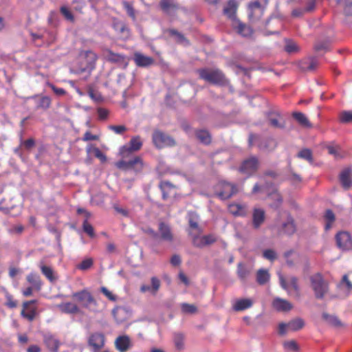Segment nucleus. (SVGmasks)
<instances>
[{
    "label": "nucleus",
    "mask_w": 352,
    "mask_h": 352,
    "mask_svg": "<svg viewBox=\"0 0 352 352\" xmlns=\"http://www.w3.org/2000/svg\"><path fill=\"white\" fill-rule=\"evenodd\" d=\"M199 78L216 86H226L228 79L219 69L202 68L197 70Z\"/></svg>",
    "instance_id": "f257e3e1"
},
{
    "label": "nucleus",
    "mask_w": 352,
    "mask_h": 352,
    "mask_svg": "<svg viewBox=\"0 0 352 352\" xmlns=\"http://www.w3.org/2000/svg\"><path fill=\"white\" fill-rule=\"evenodd\" d=\"M72 298L76 300L82 309H86L94 312L97 311L98 307V302L89 291L82 289L81 291L72 293Z\"/></svg>",
    "instance_id": "f03ea898"
},
{
    "label": "nucleus",
    "mask_w": 352,
    "mask_h": 352,
    "mask_svg": "<svg viewBox=\"0 0 352 352\" xmlns=\"http://www.w3.org/2000/svg\"><path fill=\"white\" fill-rule=\"evenodd\" d=\"M310 283L312 291L314 292L315 297L322 299L329 292V283L325 280L323 276L316 273L310 276Z\"/></svg>",
    "instance_id": "7ed1b4c3"
},
{
    "label": "nucleus",
    "mask_w": 352,
    "mask_h": 352,
    "mask_svg": "<svg viewBox=\"0 0 352 352\" xmlns=\"http://www.w3.org/2000/svg\"><path fill=\"white\" fill-rule=\"evenodd\" d=\"M125 158L116 162V166L120 170H133L135 173H140L143 170L144 162L142 158L140 156H133L129 160H125Z\"/></svg>",
    "instance_id": "20e7f679"
},
{
    "label": "nucleus",
    "mask_w": 352,
    "mask_h": 352,
    "mask_svg": "<svg viewBox=\"0 0 352 352\" xmlns=\"http://www.w3.org/2000/svg\"><path fill=\"white\" fill-rule=\"evenodd\" d=\"M268 5V0H255L248 4L249 18L252 21H258L262 18L265 9Z\"/></svg>",
    "instance_id": "39448f33"
},
{
    "label": "nucleus",
    "mask_w": 352,
    "mask_h": 352,
    "mask_svg": "<svg viewBox=\"0 0 352 352\" xmlns=\"http://www.w3.org/2000/svg\"><path fill=\"white\" fill-rule=\"evenodd\" d=\"M142 146L141 137L133 136L130 140L128 145H124L120 148V155L123 159L129 158L133 152H138Z\"/></svg>",
    "instance_id": "423d86ee"
},
{
    "label": "nucleus",
    "mask_w": 352,
    "mask_h": 352,
    "mask_svg": "<svg viewBox=\"0 0 352 352\" xmlns=\"http://www.w3.org/2000/svg\"><path fill=\"white\" fill-rule=\"evenodd\" d=\"M153 142L157 148L173 146L175 141L172 137L159 129H155L153 133Z\"/></svg>",
    "instance_id": "0eeeda50"
},
{
    "label": "nucleus",
    "mask_w": 352,
    "mask_h": 352,
    "mask_svg": "<svg viewBox=\"0 0 352 352\" xmlns=\"http://www.w3.org/2000/svg\"><path fill=\"white\" fill-rule=\"evenodd\" d=\"M36 304V300L24 301L21 305L23 308L20 313L21 316L29 322H32L38 315Z\"/></svg>",
    "instance_id": "6e6552de"
},
{
    "label": "nucleus",
    "mask_w": 352,
    "mask_h": 352,
    "mask_svg": "<svg viewBox=\"0 0 352 352\" xmlns=\"http://www.w3.org/2000/svg\"><path fill=\"white\" fill-rule=\"evenodd\" d=\"M298 281V278L295 276L290 277L288 280H286L283 276H280L281 287L287 291L290 296L293 295L296 298L300 297V289Z\"/></svg>",
    "instance_id": "1a4fd4ad"
},
{
    "label": "nucleus",
    "mask_w": 352,
    "mask_h": 352,
    "mask_svg": "<svg viewBox=\"0 0 352 352\" xmlns=\"http://www.w3.org/2000/svg\"><path fill=\"white\" fill-rule=\"evenodd\" d=\"M258 159L254 156H252L243 161L240 168H239V171L248 177H250L258 170Z\"/></svg>",
    "instance_id": "9d476101"
},
{
    "label": "nucleus",
    "mask_w": 352,
    "mask_h": 352,
    "mask_svg": "<svg viewBox=\"0 0 352 352\" xmlns=\"http://www.w3.org/2000/svg\"><path fill=\"white\" fill-rule=\"evenodd\" d=\"M105 342L106 338L103 333L99 332L90 334L88 339V344L94 352H98L101 350L104 347Z\"/></svg>",
    "instance_id": "9b49d317"
},
{
    "label": "nucleus",
    "mask_w": 352,
    "mask_h": 352,
    "mask_svg": "<svg viewBox=\"0 0 352 352\" xmlns=\"http://www.w3.org/2000/svg\"><path fill=\"white\" fill-rule=\"evenodd\" d=\"M158 240L166 243H173L174 235L171 228L164 222H160L158 226Z\"/></svg>",
    "instance_id": "f8f14e48"
},
{
    "label": "nucleus",
    "mask_w": 352,
    "mask_h": 352,
    "mask_svg": "<svg viewBox=\"0 0 352 352\" xmlns=\"http://www.w3.org/2000/svg\"><path fill=\"white\" fill-rule=\"evenodd\" d=\"M337 245L342 250H349L352 247V239L349 232H340L336 235Z\"/></svg>",
    "instance_id": "ddd939ff"
},
{
    "label": "nucleus",
    "mask_w": 352,
    "mask_h": 352,
    "mask_svg": "<svg viewBox=\"0 0 352 352\" xmlns=\"http://www.w3.org/2000/svg\"><path fill=\"white\" fill-rule=\"evenodd\" d=\"M188 235L194 234H201L202 228L199 226V215L195 212H189L188 214Z\"/></svg>",
    "instance_id": "4468645a"
},
{
    "label": "nucleus",
    "mask_w": 352,
    "mask_h": 352,
    "mask_svg": "<svg viewBox=\"0 0 352 352\" xmlns=\"http://www.w3.org/2000/svg\"><path fill=\"white\" fill-rule=\"evenodd\" d=\"M220 186L221 190L219 192V196L223 199H230L238 192L236 186L233 184L223 182L221 183Z\"/></svg>",
    "instance_id": "2eb2a0df"
},
{
    "label": "nucleus",
    "mask_w": 352,
    "mask_h": 352,
    "mask_svg": "<svg viewBox=\"0 0 352 352\" xmlns=\"http://www.w3.org/2000/svg\"><path fill=\"white\" fill-rule=\"evenodd\" d=\"M132 346V342L128 336H120L116 338L115 347L120 352H127Z\"/></svg>",
    "instance_id": "dca6fc26"
},
{
    "label": "nucleus",
    "mask_w": 352,
    "mask_h": 352,
    "mask_svg": "<svg viewBox=\"0 0 352 352\" xmlns=\"http://www.w3.org/2000/svg\"><path fill=\"white\" fill-rule=\"evenodd\" d=\"M272 307L279 312H287L293 309V305L291 302L279 297L274 298Z\"/></svg>",
    "instance_id": "f3484780"
},
{
    "label": "nucleus",
    "mask_w": 352,
    "mask_h": 352,
    "mask_svg": "<svg viewBox=\"0 0 352 352\" xmlns=\"http://www.w3.org/2000/svg\"><path fill=\"white\" fill-rule=\"evenodd\" d=\"M134 63L139 67H146L154 64V59L148 56L136 52L133 56Z\"/></svg>",
    "instance_id": "a211bd4d"
},
{
    "label": "nucleus",
    "mask_w": 352,
    "mask_h": 352,
    "mask_svg": "<svg viewBox=\"0 0 352 352\" xmlns=\"http://www.w3.org/2000/svg\"><path fill=\"white\" fill-rule=\"evenodd\" d=\"M340 181L345 190H348L352 186V169L346 168L341 171L340 174Z\"/></svg>",
    "instance_id": "6ab92c4d"
},
{
    "label": "nucleus",
    "mask_w": 352,
    "mask_h": 352,
    "mask_svg": "<svg viewBox=\"0 0 352 352\" xmlns=\"http://www.w3.org/2000/svg\"><path fill=\"white\" fill-rule=\"evenodd\" d=\"M232 27L238 34L244 37H249L254 33L250 26L246 25L238 19L233 21Z\"/></svg>",
    "instance_id": "aec40b11"
},
{
    "label": "nucleus",
    "mask_w": 352,
    "mask_h": 352,
    "mask_svg": "<svg viewBox=\"0 0 352 352\" xmlns=\"http://www.w3.org/2000/svg\"><path fill=\"white\" fill-rule=\"evenodd\" d=\"M43 340L46 345L47 348L52 352H58L60 342L56 337L50 333L44 334L43 336Z\"/></svg>",
    "instance_id": "412c9836"
},
{
    "label": "nucleus",
    "mask_w": 352,
    "mask_h": 352,
    "mask_svg": "<svg viewBox=\"0 0 352 352\" xmlns=\"http://www.w3.org/2000/svg\"><path fill=\"white\" fill-rule=\"evenodd\" d=\"M80 56L85 59L87 69H92L94 67L96 62L98 60V56L94 52L87 50L80 52Z\"/></svg>",
    "instance_id": "4be33fe9"
},
{
    "label": "nucleus",
    "mask_w": 352,
    "mask_h": 352,
    "mask_svg": "<svg viewBox=\"0 0 352 352\" xmlns=\"http://www.w3.org/2000/svg\"><path fill=\"white\" fill-rule=\"evenodd\" d=\"M38 267H40L43 276H45L46 279L50 283H54L58 278L54 270L51 267L43 264V262L38 264Z\"/></svg>",
    "instance_id": "5701e85b"
},
{
    "label": "nucleus",
    "mask_w": 352,
    "mask_h": 352,
    "mask_svg": "<svg viewBox=\"0 0 352 352\" xmlns=\"http://www.w3.org/2000/svg\"><path fill=\"white\" fill-rule=\"evenodd\" d=\"M238 4L236 0H230L223 9L224 14L232 21L237 20L236 17Z\"/></svg>",
    "instance_id": "b1692460"
},
{
    "label": "nucleus",
    "mask_w": 352,
    "mask_h": 352,
    "mask_svg": "<svg viewBox=\"0 0 352 352\" xmlns=\"http://www.w3.org/2000/svg\"><path fill=\"white\" fill-rule=\"evenodd\" d=\"M104 56L108 62L112 63H122L124 61V56L113 52L112 50L106 49L103 52Z\"/></svg>",
    "instance_id": "393cba45"
},
{
    "label": "nucleus",
    "mask_w": 352,
    "mask_h": 352,
    "mask_svg": "<svg viewBox=\"0 0 352 352\" xmlns=\"http://www.w3.org/2000/svg\"><path fill=\"white\" fill-rule=\"evenodd\" d=\"M282 231L285 234L289 236L294 234L296 232V225L294 223V220L293 217L290 215L289 213H287V219H286V221L282 223L281 226Z\"/></svg>",
    "instance_id": "a878e982"
},
{
    "label": "nucleus",
    "mask_w": 352,
    "mask_h": 352,
    "mask_svg": "<svg viewBox=\"0 0 352 352\" xmlns=\"http://www.w3.org/2000/svg\"><path fill=\"white\" fill-rule=\"evenodd\" d=\"M60 312L65 314H76L80 311V307L77 305L71 302H63L58 305Z\"/></svg>",
    "instance_id": "bb28decb"
},
{
    "label": "nucleus",
    "mask_w": 352,
    "mask_h": 352,
    "mask_svg": "<svg viewBox=\"0 0 352 352\" xmlns=\"http://www.w3.org/2000/svg\"><path fill=\"white\" fill-rule=\"evenodd\" d=\"M25 280H27L28 283L30 284V287L34 288L36 291H41L42 287V280L41 277L36 274L35 272H30L25 277Z\"/></svg>",
    "instance_id": "cd10ccee"
},
{
    "label": "nucleus",
    "mask_w": 352,
    "mask_h": 352,
    "mask_svg": "<svg viewBox=\"0 0 352 352\" xmlns=\"http://www.w3.org/2000/svg\"><path fill=\"white\" fill-rule=\"evenodd\" d=\"M229 212L235 217H245L247 214L246 206L233 203L228 206Z\"/></svg>",
    "instance_id": "c85d7f7f"
},
{
    "label": "nucleus",
    "mask_w": 352,
    "mask_h": 352,
    "mask_svg": "<svg viewBox=\"0 0 352 352\" xmlns=\"http://www.w3.org/2000/svg\"><path fill=\"white\" fill-rule=\"evenodd\" d=\"M265 221V212L263 209L255 208L253 211V227L255 229L260 228Z\"/></svg>",
    "instance_id": "c756f323"
},
{
    "label": "nucleus",
    "mask_w": 352,
    "mask_h": 352,
    "mask_svg": "<svg viewBox=\"0 0 352 352\" xmlns=\"http://www.w3.org/2000/svg\"><path fill=\"white\" fill-rule=\"evenodd\" d=\"M151 286L142 285L140 287V292L142 293H146V292H151L153 294H156L159 291L160 287V281L156 277H153L151 279Z\"/></svg>",
    "instance_id": "7c9ffc66"
},
{
    "label": "nucleus",
    "mask_w": 352,
    "mask_h": 352,
    "mask_svg": "<svg viewBox=\"0 0 352 352\" xmlns=\"http://www.w3.org/2000/svg\"><path fill=\"white\" fill-rule=\"evenodd\" d=\"M112 315L117 324H121L124 322L128 318V313L124 308L117 307L112 310Z\"/></svg>",
    "instance_id": "2f4dec72"
},
{
    "label": "nucleus",
    "mask_w": 352,
    "mask_h": 352,
    "mask_svg": "<svg viewBox=\"0 0 352 352\" xmlns=\"http://www.w3.org/2000/svg\"><path fill=\"white\" fill-rule=\"evenodd\" d=\"M30 98H32L36 101V109H42L46 110L50 107L51 99L48 96L38 97V96H34L30 97Z\"/></svg>",
    "instance_id": "473e14b6"
},
{
    "label": "nucleus",
    "mask_w": 352,
    "mask_h": 352,
    "mask_svg": "<svg viewBox=\"0 0 352 352\" xmlns=\"http://www.w3.org/2000/svg\"><path fill=\"white\" fill-rule=\"evenodd\" d=\"M113 28L120 34L121 37L127 38L129 37L130 31L128 26L123 22L116 21L113 23Z\"/></svg>",
    "instance_id": "72a5a7b5"
},
{
    "label": "nucleus",
    "mask_w": 352,
    "mask_h": 352,
    "mask_svg": "<svg viewBox=\"0 0 352 352\" xmlns=\"http://www.w3.org/2000/svg\"><path fill=\"white\" fill-rule=\"evenodd\" d=\"M294 119L298 122L300 126L307 128L311 129L312 125L307 118L306 115L298 111H295L292 114Z\"/></svg>",
    "instance_id": "f704fd0d"
},
{
    "label": "nucleus",
    "mask_w": 352,
    "mask_h": 352,
    "mask_svg": "<svg viewBox=\"0 0 352 352\" xmlns=\"http://www.w3.org/2000/svg\"><path fill=\"white\" fill-rule=\"evenodd\" d=\"M252 305V301L250 298H242L237 300L233 304V309L235 311H242L246 309H250Z\"/></svg>",
    "instance_id": "c9c22d12"
},
{
    "label": "nucleus",
    "mask_w": 352,
    "mask_h": 352,
    "mask_svg": "<svg viewBox=\"0 0 352 352\" xmlns=\"http://www.w3.org/2000/svg\"><path fill=\"white\" fill-rule=\"evenodd\" d=\"M166 32L170 36L175 38L176 43L185 45H190L188 39L184 36V34H181L175 29H168L166 30Z\"/></svg>",
    "instance_id": "e433bc0d"
},
{
    "label": "nucleus",
    "mask_w": 352,
    "mask_h": 352,
    "mask_svg": "<svg viewBox=\"0 0 352 352\" xmlns=\"http://www.w3.org/2000/svg\"><path fill=\"white\" fill-rule=\"evenodd\" d=\"M195 137L197 138L200 142L206 145L211 144L212 137L210 132H208L207 130L199 129L195 131Z\"/></svg>",
    "instance_id": "4c0bfd02"
},
{
    "label": "nucleus",
    "mask_w": 352,
    "mask_h": 352,
    "mask_svg": "<svg viewBox=\"0 0 352 352\" xmlns=\"http://www.w3.org/2000/svg\"><path fill=\"white\" fill-rule=\"evenodd\" d=\"M160 6L164 12H175L178 9V5L175 0H162L160 2Z\"/></svg>",
    "instance_id": "58836bf2"
},
{
    "label": "nucleus",
    "mask_w": 352,
    "mask_h": 352,
    "mask_svg": "<svg viewBox=\"0 0 352 352\" xmlns=\"http://www.w3.org/2000/svg\"><path fill=\"white\" fill-rule=\"evenodd\" d=\"M270 280V274L267 270L259 269L256 274V280L260 285L266 284Z\"/></svg>",
    "instance_id": "ea45409f"
},
{
    "label": "nucleus",
    "mask_w": 352,
    "mask_h": 352,
    "mask_svg": "<svg viewBox=\"0 0 352 352\" xmlns=\"http://www.w3.org/2000/svg\"><path fill=\"white\" fill-rule=\"evenodd\" d=\"M160 188L162 192V199L167 200L170 197L171 191L173 190L174 187L172 184L168 182H162L160 184Z\"/></svg>",
    "instance_id": "a19ab883"
},
{
    "label": "nucleus",
    "mask_w": 352,
    "mask_h": 352,
    "mask_svg": "<svg viewBox=\"0 0 352 352\" xmlns=\"http://www.w3.org/2000/svg\"><path fill=\"white\" fill-rule=\"evenodd\" d=\"M268 121L270 122L272 126L275 128H282L283 125L278 121L280 118V115L277 111H271L268 113Z\"/></svg>",
    "instance_id": "79ce46f5"
},
{
    "label": "nucleus",
    "mask_w": 352,
    "mask_h": 352,
    "mask_svg": "<svg viewBox=\"0 0 352 352\" xmlns=\"http://www.w3.org/2000/svg\"><path fill=\"white\" fill-rule=\"evenodd\" d=\"M288 327V330L292 331H299L304 327V321L301 318H296L290 320L288 323H286Z\"/></svg>",
    "instance_id": "37998d69"
},
{
    "label": "nucleus",
    "mask_w": 352,
    "mask_h": 352,
    "mask_svg": "<svg viewBox=\"0 0 352 352\" xmlns=\"http://www.w3.org/2000/svg\"><path fill=\"white\" fill-rule=\"evenodd\" d=\"M323 320L326 321L327 323L329 324L333 327H342V322L340 320H339L337 317L333 315H329L327 313H323L322 314Z\"/></svg>",
    "instance_id": "c03bdc74"
},
{
    "label": "nucleus",
    "mask_w": 352,
    "mask_h": 352,
    "mask_svg": "<svg viewBox=\"0 0 352 352\" xmlns=\"http://www.w3.org/2000/svg\"><path fill=\"white\" fill-rule=\"evenodd\" d=\"M201 234H194L189 235L191 239V243L195 248H202L206 247V243H204L203 236Z\"/></svg>",
    "instance_id": "a18cd8bd"
},
{
    "label": "nucleus",
    "mask_w": 352,
    "mask_h": 352,
    "mask_svg": "<svg viewBox=\"0 0 352 352\" xmlns=\"http://www.w3.org/2000/svg\"><path fill=\"white\" fill-rule=\"evenodd\" d=\"M173 343H175L177 349H183L184 348V335L181 333H174Z\"/></svg>",
    "instance_id": "49530a36"
},
{
    "label": "nucleus",
    "mask_w": 352,
    "mask_h": 352,
    "mask_svg": "<svg viewBox=\"0 0 352 352\" xmlns=\"http://www.w3.org/2000/svg\"><path fill=\"white\" fill-rule=\"evenodd\" d=\"M4 297H6V302H4V305L8 309H15L17 305H19V302L9 292H6V293H4Z\"/></svg>",
    "instance_id": "de8ad7c7"
},
{
    "label": "nucleus",
    "mask_w": 352,
    "mask_h": 352,
    "mask_svg": "<svg viewBox=\"0 0 352 352\" xmlns=\"http://www.w3.org/2000/svg\"><path fill=\"white\" fill-rule=\"evenodd\" d=\"M269 197L273 200L271 206L275 208H278L280 206L283 199L280 193L277 191H274L272 194L269 195Z\"/></svg>",
    "instance_id": "09e8293b"
},
{
    "label": "nucleus",
    "mask_w": 352,
    "mask_h": 352,
    "mask_svg": "<svg viewBox=\"0 0 352 352\" xmlns=\"http://www.w3.org/2000/svg\"><path fill=\"white\" fill-rule=\"evenodd\" d=\"M285 52L292 54L297 53L299 50L298 45L293 41L286 40L285 45Z\"/></svg>",
    "instance_id": "8fccbe9b"
},
{
    "label": "nucleus",
    "mask_w": 352,
    "mask_h": 352,
    "mask_svg": "<svg viewBox=\"0 0 352 352\" xmlns=\"http://www.w3.org/2000/svg\"><path fill=\"white\" fill-rule=\"evenodd\" d=\"M324 219L326 221L325 229L329 230L331 228V225L335 221V216L332 210L328 209L325 211Z\"/></svg>",
    "instance_id": "3c124183"
},
{
    "label": "nucleus",
    "mask_w": 352,
    "mask_h": 352,
    "mask_svg": "<svg viewBox=\"0 0 352 352\" xmlns=\"http://www.w3.org/2000/svg\"><path fill=\"white\" fill-rule=\"evenodd\" d=\"M298 158L307 160L310 163H313L312 153L310 149L304 148L298 152L297 155Z\"/></svg>",
    "instance_id": "603ef678"
},
{
    "label": "nucleus",
    "mask_w": 352,
    "mask_h": 352,
    "mask_svg": "<svg viewBox=\"0 0 352 352\" xmlns=\"http://www.w3.org/2000/svg\"><path fill=\"white\" fill-rule=\"evenodd\" d=\"M60 12L64 16L65 19L74 23L75 21V17L72 14V12L69 11V10L65 7L62 6L60 8Z\"/></svg>",
    "instance_id": "864d4df0"
},
{
    "label": "nucleus",
    "mask_w": 352,
    "mask_h": 352,
    "mask_svg": "<svg viewBox=\"0 0 352 352\" xmlns=\"http://www.w3.org/2000/svg\"><path fill=\"white\" fill-rule=\"evenodd\" d=\"M283 347L285 350L294 352H298L299 349L298 344L295 340L285 341L283 343Z\"/></svg>",
    "instance_id": "5fc2aeb1"
},
{
    "label": "nucleus",
    "mask_w": 352,
    "mask_h": 352,
    "mask_svg": "<svg viewBox=\"0 0 352 352\" xmlns=\"http://www.w3.org/2000/svg\"><path fill=\"white\" fill-rule=\"evenodd\" d=\"M181 309L183 313L193 314L197 312V308L192 304L182 303Z\"/></svg>",
    "instance_id": "6e6d98bb"
},
{
    "label": "nucleus",
    "mask_w": 352,
    "mask_h": 352,
    "mask_svg": "<svg viewBox=\"0 0 352 352\" xmlns=\"http://www.w3.org/2000/svg\"><path fill=\"white\" fill-rule=\"evenodd\" d=\"M82 230H84V232L86 234H87L89 236H90L91 238L94 237V229L93 226L91 224H89V221L87 219H85L84 222H82Z\"/></svg>",
    "instance_id": "4d7b16f0"
},
{
    "label": "nucleus",
    "mask_w": 352,
    "mask_h": 352,
    "mask_svg": "<svg viewBox=\"0 0 352 352\" xmlns=\"http://www.w3.org/2000/svg\"><path fill=\"white\" fill-rule=\"evenodd\" d=\"M340 121L342 123H349L352 121V111H342L340 114Z\"/></svg>",
    "instance_id": "13d9d810"
},
{
    "label": "nucleus",
    "mask_w": 352,
    "mask_h": 352,
    "mask_svg": "<svg viewBox=\"0 0 352 352\" xmlns=\"http://www.w3.org/2000/svg\"><path fill=\"white\" fill-rule=\"evenodd\" d=\"M263 256L264 258L272 262L275 261L277 258L276 252H274V250L271 249L264 250L263 252Z\"/></svg>",
    "instance_id": "bf43d9fd"
},
{
    "label": "nucleus",
    "mask_w": 352,
    "mask_h": 352,
    "mask_svg": "<svg viewBox=\"0 0 352 352\" xmlns=\"http://www.w3.org/2000/svg\"><path fill=\"white\" fill-rule=\"evenodd\" d=\"M108 129L113 131L116 134H122L127 131V128L124 125H109Z\"/></svg>",
    "instance_id": "052dcab7"
},
{
    "label": "nucleus",
    "mask_w": 352,
    "mask_h": 352,
    "mask_svg": "<svg viewBox=\"0 0 352 352\" xmlns=\"http://www.w3.org/2000/svg\"><path fill=\"white\" fill-rule=\"evenodd\" d=\"M94 264V261L91 258H86L81 261V263L78 265V269L81 270H86L91 267Z\"/></svg>",
    "instance_id": "680f3d73"
},
{
    "label": "nucleus",
    "mask_w": 352,
    "mask_h": 352,
    "mask_svg": "<svg viewBox=\"0 0 352 352\" xmlns=\"http://www.w3.org/2000/svg\"><path fill=\"white\" fill-rule=\"evenodd\" d=\"M338 287H344L349 291L352 290V283L349 279H348L347 275H344V276H342L341 282L338 284Z\"/></svg>",
    "instance_id": "e2e57ef3"
},
{
    "label": "nucleus",
    "mask_w": 352,
    "mask_h": 352,
    "mask_svg": "<svg viewBox=\"0 0 352 352\" xmlns=\"http://www.w3.org/2000/svg\"><path fill=\"white\" fill-rule=\"evenodd\" d=\"M100 291L104 296H106L109 300L111 302H116L117 300V297L115 294H113L111 292H109L106 287H102Z\"/></svg>",
    "instance_id": "0e129e2a"
},
{
    "label": "nucleus",
    "mask_w": 352,
    "mask_h": 352,
    "mask_svg": "<svg viewBox=\"0 0 352 352\" xmlns=\"http://www.w3.org/2000/svg\"><path fill=\"white\" fill-rule=\"evenodd\" d=\"M98 119L101 120H105L107 119L109 115V111L102 107H98L97 109Z\"/></svg>",
    "instance_id": "69168bd1"
},
{
    "label": "nucleus",
    "mask_w": 352,
    "mask_h": 352,
    "mask_svg": "<svg viewBox=\"0 0 352 352\" xmlns=\"http://www.w3.org/2000/svg\"><path fill=\"white\" fill-rule=\"evenodd\" d=\"M203 239L204 243H206V246L215 243L217 241V238L214 234L203 235Z\"/></svg>",
    "instance_id": "338daca9"
},
{
    "label": "nucleus",
    "mask_w": 352,
    "mask_h": 352,
    "mask_svg": "<svg viewBox=\"0 0 352 352\" xmlns=\"http://www.w3.org/2000/svg\"><path fill=\"white\" fill-rule=\"evenodd\" d=\"M344 12L346 16H352V0H345Z\"/></svg>",
    "instance_id": "774afa93"
}]
</instances>
